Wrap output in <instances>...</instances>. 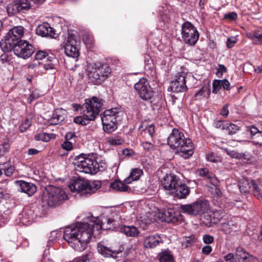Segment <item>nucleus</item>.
Listing matches in <instances>:
<instances>
[{
	"mask_svg": "<svg viewBox=\"0 0 262 262\" xmlns=\"http://www.w3.org/2000/svg\"><path fill=\"white\" fill-rule=\"evenodd\" d=\"M120 216L117 214L106 220L107 224L102 223L98 217L88 216L82 222L67 227L63 232V238L70 246L75 250L81 252L86 249L92 236L99 234L102 229H114L118 225Z\"/></svg>",
	"mask_w": 262,
	"mask_h": 262,
	"instance_id": "1",
	"label": "nucleus"
},
{
	"mask_svg": "<svg viewBox=\"0 0 262 262\" xmlns=\"http://www.w3.org/2000/svg\"><path fill=\"white\" fill-rule=\"evenodd\" d=\"M167 144L179 156L184 159L189 158L194 152L191 140L186 138L183 133L178 128L172 130L168 137Z\"/></svg>",
	"mask_w": 262,
	"mask_h": 262,
	"instance_id": "2",
	"label": "nucleus"
},
{
	"mask_svg": "<svg viewBox=\"0 0 262 262\" xmlns=\"http://www.w3.org/2000/svg\"><path fill=\"white\" fill-rule=\"evenodd\" d=\"M105 101L99 97L93 96L85 100L82 105L74 104L76 111L80 110L81 114L90 121H94L102 110Z\"/></svg>",
	"mask_w": 262,
	"mask_h": 262,
	"instance_id": "3",
	"label": "nucleus"
},
{
	"mask_svg": "<svg viewBox=\"0 0 262 262\" xmlns=\"http://www.w3.org/2000/svg\"><path fill=\"white\" fill-rule=\"evenodd\" d=\"M86 71L89 80L94 84H99L104 81L112 72L107 64L98 61L88 63Z\"/></svg>",
	"mask_w": 262,
	"mask_h": 262,
	"instance_id": "4",
	"label": "nucleus"
},
{
	"mask_svg": "<svg viewBox=\"0 0 262 262\" xmlns=\"http://www.w3.org/2000/svg\"><path fill=\"white\" fill-rule=\"evenodd\" d=\"M101 186V183L99 181H89L81 178H74L69 187L71 191L83 195L95 193Z\"/></svg>",
	"mask_w": 262,
	"mask_h": 262,
	"instance_id": "5",
	"label": "nucleus"
},
{
	"mask_svg": "<svg viewBox=\"0 0 262 262\" xmlns=\"http://www.w3.org/2000/svg\"><path fill=\"white\" fill-rule=\"evenodd\" d=\"M97 155L95 154H81L76 156L73 161L76 170L85 173L94 174L97 168L95 167V161Z\"/></svg>",
	"mask_w": 262,
	"mask_h": 262,
	"instance_id": "6",
	"label": "nucleus"
},
{
	"mask_svg": "<svg viewBox=\"0 0 262 262\" xmlns=\"http://www.w3.org/2000/svg\"><path fill=\"white\" fill-rule=\"evenodd\" d=\"M68 196L65 191L60 187L49 186L42 198L43 202L50 207H55L62 203Z\"/></svg>",
	"mask_w": 262,
	"mask_h": 262,
	"instance_id": "7",
	"label": "nucleus"
},
{
	"mask_svg": "<svg viewBox=\"0 0 262 262\" xmlns=\"http://www.w3.org/2000/svg\"><path fill=\"white\" fill-rule=\"evenodd\" d=\"M181 35L186 44L193 46L198 41L200 34L194 26L189 21H186L182 25Z\"/></svg>",
	"mask_w": 262,
	"mask_h": 262,
	"instance_id": "8",
	"label": "nucleus"
},
{
	"mask_svg": "<svg viewBox=\"0 0 262 262\" xmlns=\"http://www.w3.org/2000/svg\"><path fill=\"white\" fill-rule=\"evenodd\" d=\"M209 205L206 200H200L186 205H182L181 209L183 213L189 215H201L205 213L209 209Z\"/></svg>",
	"mask_w": 262,
	"mask_h": 262,
	"instance_id": "9",
	"label": "nucleus"
},
{
	"mask_svg": "<svg viewBox=\"0 0 262 262\" xmlns=\"http://www.w3.org/2000/svg\"><path fill=\"white\" fill-rule=\"evenodd\" d=\"M134 89L140 98L143 100L147 101L153 97L154 92L146 78H140L139 81L134 84Z\"/></svg>",
	"mask_w": 262,
	"mask_h": 262,
	"instance_id": "10",
	"label": "nucleus"
},
{
	"mask_svg": "<svg viewBox=\"0 0 262 262\" xmlns=\"http://www.w3.org/2000/svg\"><path fill=\"white\" fill-rule=\"evenodd\" d=\"M62 46L64 48V53L67 56L73 58L78 57L79 46L75 35H69L62 43Z\"/></svg>",
	"mask_w": 262,
	"mask_h": 262,
	"instance_id": "11",
	"label": "nucleus"
},
{
	"mask_svg": "<svg viewBox=\"0 0 262 262\" xmlns=\"http://www.w3.org/2000/svg\"><path fill=\"white\" fill-rule=\"evenodd\" d=\"M34 52V49L33 46L24 40H20L16 42L14 48V54L24 59L30 57Z\"/></svg>",
	"mask_w": 262,
	"mask_h": 262,
	"instance_id": "12",
	"label": "nucleus"
},
{
	"mask_svg": "<svg viewBox=\"0 0 262 262\" xmlns=\"http://www.w3.org/2000/svg\"><path fill=\"white\" fill-rule=\"evenodd\" d=\"M30 1L33 2L34 4L37 3L34 0H15L9 3L6 8L8 15H13L29 10L31 6Z\"/></svg>",
	"mask_w": 262,
	"mask_h": 262,
	"instance_id": "13",
	"label": "nucleus"
},
{
	"mask_svg": "<svg viewBox=\"0 0 262 262\" xmlns=\"http://www.w3.org/2000/svg\"><path fill=\"white\" fill-rule=\"evenodd\" d=\"M180 181V179L174 174H167L162 179L161 185L165 193L170 195Z\"/></svg>",
	"mask_w": 262,
	"mask_h": 262,
	"instance_id": "14",
	"label": "nucleus"
},
{
	"mask_svg": "<svg viewBox=\"0 0 262 262\" xmlns=\"http://www.w3.org/2000/svg\"><path fill=\"white\" fill-rule=\"evenodd\" d=\"M186 74L184 72L178 73L173 80L171 82L169 89L174 93H181L186 92L187 87L186 85Z\"/></svg>",
	"mask_w": 262,
	"mask_h": 262,
	"instance_id": "15",
	"label": "nucleus"
},
{
	"mask_svg": "<svg viewBox=\"0 0 262 262\" xmlns=\"http://www.w3.org/2000/svg\"><path fill=\"white\" fill-rule=\"evenodd\" d=\"M123 113L118 108L106 110L101 115L102 123L120 121L119 117Z\"/></svg>",
	"mask_w": 262,
	"mask_h": 262,
	"instance_id": "16",
	"label": "nucleus"
},
{
	"mask_svg": "<svg viewBox=\"0 0 262 262\" xmlns=\"http://www.w3.org/2000/svg\"><path fill=\"white\" fill-rule=\"evenodd\" d=\"M124 247L122 245H120L118 250L111 249L106 246L102 245L99 243L97 246V251L102 255L107 257H116V255L122 252Z\"/></svg>",
	"mask_w": 262,
	"mask_h": 262,
	"instance_id": "17",
	"label": "nucleus"
},
{
	"mask_svg": "<svg viewBox=\"0 0 262 262\" xmlns=\"http://www.w3.org/2000/svg\"><path fill=\"white\" fill-rule=\"evenodd\" d=\"M36 32L37 35L42 37L50 36L55 38L57 36V34L55 33L54 29L47 23L39 25L36 29Z\"/></svg>",
	"mask_w": 262,
	"mask_h": 262,
	"instance_id": "18",
	"label": "nucleus"
},
{
	"mask_svg": "<svg viewBox=\"0 0 262 262\" xmlns=\"http://www.w3.org/2000/svg\"><path fill=\"white\" fill-rule=\"evenodd\" d=\"M66 111L60 108L56 109L52 114V116L47 120V123L49 125H56L62 122L66 117Z\"/></svg>",
	"mask_w": 262,
	"mask_h": 262,
	"instance_id": "19",
	"label": "nucleus"
},
{
	"mask_svg": "<svg viewBox=\"0 0 262 262\" xmlns=\"http://www.w3.org/2000/svg\"><path fill=\"white\" fill-rule=\"evenodd\" d=\"M236 256L239 262H258V259L246 252L243 248H236Z\"/></svg>",
	"mask_w": 262,
	"mask_h": 262,
	"instance_id": "20",
	"label": "nucleus"
},
{
	"mask_svg": "<svg viewBox=\"0 0 262 262\" xmlns=\"http://www.w3.org/2000/svg\"><path fill=\"white\" fill-rule=\"evenodd\" d=\"M190 193V189L185 184L180 181L177 185L175 190H173L171 195L178 199H183L187 197Z\"/></svg>",
	"mask_w": 262,
	"mask_h": 262,
	"instance_id": "21",
	"label": "nucleus"
},
{
	"mask_svg": "<svg viewBox=\"0 0 262 262\" xmlns=\"http://www.w3.org/2000/svg\"><path fill=\"white\" fill-rule=\"evenodd\" d=\"M247 130L250 132L252 137V144L255 146H262V130H259L254 125L248 126Z\"/></svg>",
	"mask_w": 262,
	"mask_h": 262,
	"instance_id": "22",
	"label": "nucleus"
},
{
	"mask_svg": "<svg viewBox=\"0 0 262 262\" xmlns=\"http://www.w3.org/2000/svg\"><path fill=\"white\" fill-rule=\"evenodd\" d=\"M131 177V172H130L128 177L125 179L123 182L120 180H116L112 183L110 185V188L115 191H126L128 190L129 187L127 185V184L130 183L129 180Z\"/></svg>",
	"mask_w": 262,
	"mask_h": 262,
	"instance_id": "23",
	"label": "nucleus"
},
{
	"mask_svg": "<svg viewBox=\"0 0 262 262\" xmlns=\"http://www.w3.org/2000/svg\"><path fill=\"white\" fill-rule=\"evenodd\" d=\"M24 33V30L23 27H16L11 29L6 35V36L10 40L12 39L13 42H17L23 36Z\"/></svg>",
	"mask_w": 262,
	"mask_h": 262,
	"instance_id": "24",
	"label": "nucleus"
},
{
	"mask_svg": "<svg viewBox=\"0 0 262 262\" xmlns=\"http://www.w3.org/2000/svg\"><path fill=\"white\" fill-rule=\"evenodd\" d=\"M19 219L24 225L28 226L31 224L35 219L33 210L28 208L25 209L19 214Z\"/></svg>",
	"mask_w": 262,
	"mask_h": 262,
	"instance_id": "25",
	"label": "nucleus"
},
{
	"mask_svg": "<svg viewBox=\"0 0 262 262\" xmlns=\"http://www.w3.org/2000/svg\"><path fill=\"white\" fill-rule=\"evenodd\" d=\"M20 190L27 193L29 196L32 195L37 190L36 186L32 183L27 182L24 181L17 182Z\"/></svg>",
	"mask_w": 262,
	"mask_h": 262,
	"instance_id": "26",
	"label": "nucleus"
},
{
	"mask_svg": "<svg viewBox=\"0 0 262 262\" xmlns=\"http://www.w3.org/2000/svg\"><path fill=\"white\" fill-rule=\"evenodd\" d=\"M162 242L161 237L157 234L147 236L144 241V245L147 248H154Z\"/></svg>",
	"mask_w": 262,
	"mask_h": 262,
	"instance_id": "27",
	"label": "nucleus"
},
{
	"mask_svg": "<svg viewBox=\"0 0 262 262\" xmlns=\"http://www.w3.org/2000/svg\"><path fill=\"white\" fill-rule=\"evenodd\" d=\"M159 217L162 222L167 223L174 222L176 220L173 209L168 208L159 213Z\"/></svg>",
	"mask_w": 262,
	"mask_h": 262,
	"instance_id": "28",
	"label": "nucleus"
},
{
	"mask_svg": "<svg viewBox=\"0 0 262 262\" xmlns=\"http://www.w3.org/2000/svg\"><path fill=\"white\" fill-rule=\"evenodd\" d=\"M198 173L199 176L204 177L208 179L212 185H219V181L215 177V175L210 172L207 168H202L198 170Z\"/></svg>",
	"mask_w": 262,
	"mask_h": 262,
	"instance_id": "29",
	"label": "nucleus"
},
{
	"mask_svg": "<svg viewBox=\"0 0 262 262\" xmlns=\"http://www.w3.org/2000/svg\"><path fill=\"white\" fill-rule=\"evenodd\" d=\"M16 42H13L6 36L5 39H2L0 41V48L4 52L10 51L12 49H14Z\"/></svg>",
	"mask_w": 262,
	"mask_h": 262,
	"instance_id": "30",
	"label": "nucleus"
},
{
	"mask_svg": "<svg viewBox=\"0 0 262 262\" xmlns=\"http://www.w3.org/2000/svg\"><path fill=\"white\" fill-rule=\"evenodd\" d=\"M210 94V90L207 85H203L202 88L194 95L195 100H201L204 98H208Z\"/></svg>",
	"mask_w": 262,
	"mask_h": 262,
	"instance_id": "31",
	"label": "nucleus"
},
{
	"mask_svg": "<svg viewBox=\"0 0 262 262\" xmlns=\"http://www.w3.org/2000/svg\"><path fill=\"white\" fill-rule=\"evenodd\" d=\"M247 36L253 40L256 44L262 45V32L254 31L247 34Z\"/></svg>",
	"mask_w": 262,
	"mask_h": 262,
	"instance_id": "32",
	"label": "nucleus"
},
{
	"mask_svg": "<svg viewBox=\"0 0 262 262\" xmlns=\"http://www.w3.org/2000/svg\"><path fill=\"white\" fill-rule=\"evenodd\" d=\"M56 59L54 57L49 56L45 60L41 61L43 72L46 70L54 69V62Z\"/></svg>",
	"mask_w": 262,
	"mask_h": 262,
	"instance_id": "33",
	"label": "nucleus"
},
{
	"mask_svg": "<svg viewBox=\"0 0 262 262\" xmlns=\"http://www.w3.org/2000/svg\"><path fill=\"white\" fill-rule=\"evenodd\" d=\"M119 121H111V122L103 123V129L105 132L111 133L117 128V123Z\"/></svg>",
	"mask_w": 262,
	"mask_h": 262,
	"instance_id": "34",
	"label": "nucleus"
},
{
	"mask_svg": "<svg viewBox=\"0 0 262 262\" xmlns=\"http://www.w3.org/2000/svg\"><path fill=\"white\" fill-rule=\"evenodd\" d=\"M29 69L33 70L37 73L43 72L41 61L34 59L27 64Z\"/></svg>",
	"mask_w": 262,
	"mask_h": 262,
	"instance_id": "35",
	"label": "nucleus"
},
{
	"mask_svg": "<svg viewBox=\"0 0 262 262\" xmlns=\"http://www.w3.org/2000/svg\"><path fill=\"white\" fill-rule=\"evenodd\" d=\"M251 186V183H250L249 181L246 179L242 180L238 184L240 191L244 193H247L250 191Z\"/></svg>",
	"mask_w": 262,
	"mask_h": 262,
	"instance_id": "36",
	"label": "nucleus"
},
{
	"mask_svg": "<svg viewBox=\"0 0 262 262\" xmlns=\"http://www.w3.org/2000/svg\"><path fill=\"white\" fill-rule=\"evenodd\" d=\"M223 130L226 132L230 135L235 134L237 131L239 130V127L233 123H227L222 128Z\"/></svg>",
	"mask_w": 262,
	"mask_h": 262,
	"instance_id": "37",
	"label": "nucleus"
},
{
	"mask_svg": "<svg viewBox=\"0 0 262 262\" xmlns=\"http://www.w3.org/2000/svg\"><path fill=\"white\" fill-rule=\"evenodd\" d=\"M160 262H173V258L169 251L165 250L159 254Z\"/></svg>",
	"mask_w": 262,
	"mask_h": 262,
	"instance_id": "38",
	"label": "nucleus"
},
{
	"mask_svg": "<svg viewBox=\"0 0 262 262\" xmlns=\"http://www.w3.org/2000/svg\"><path fill=\"white\" fill-rule=\"evenodd\" d=\"M139 129L142 132H147L149 136L152 137L155 133V126L153 124L147 125L146 123H143L139 126Z\"/></svg>",
	"mask_w": 262,
	"mask_h": 262,
	"instance_id": "39",
	"label": "nucleus"
},
{
	"mask_svg": "<svg viewBox=\"0 0 262 262\" xmlns=\"http://www.w3.org/2000/svg\"><path fill=\"white\" fill-rule=\"evenodd\" d=\"M253 191V193L255 196H257L258 199H260L261 198V195H260V191L261 188L262 187V185H258L257 184L255 181L253 180L251 181V186Z\"/></svg>",
	"mask_w": 262,
	"mask_h": 262,
	"instance_id": "40",
	"label": "nucleus"
},
{
	"mask_svg": "<svg viewBox=\"0 0 262 262\" xmlns=\"http://www.w3.org/2000/svg\"><path fill=\"white\" fill-rule=\"evenodd\" d=\"M32 118L30 117L26 118L19 126V129L21 132H24L31 125L32 123Z\"/></svg>",
	"mask_w": 262,
	"mask_h": 262,
	"instance_id": "41",
	"label": "nucleus"
},
{
	"mask_svg": "<svg viewBox=\"0 0 262 262\" xmlns=\"http://www.w3.org/2000/svg\"><path fill=\"white\" fill-rule=\"evenodd\" d=\"M90 120L88 119L86 117H85L84 115L76 116L74 118V122L79 125H86L89 122Z\"/></svg>",
	"mask_w": 262,
	"mask_h": 262,
	"instance_id": "42",
	"label": "nucleus"
},
{
	"mask_svg": "<svg viewBox=\"0 0 262 262\" xmlns=\"http://www.w3.org/2000/svg\"><path fill=\"white\" fill-rule=\"evenodd\" d=\"M107 142L112 145H119L123 143V140L117 136H112L107 138Z\"/></svg>",
	"mask_w": 262,
	"mask_h": 262,
	"instance_id": "43",
	"label": "nucleus"
},
{
	"mask_svg": "<svg viewBox=\"0 0 262 262\" xmlns=\"http://www.w3.org/2000/svg\"><path fill=\"white\" fill-rule=\"evenodd\" d=\"M196 242V239L193 235L187 237L182 242V246L187 248L193 245Z\"/></svg>",
	"mask_w": 262,
	"mask_h": 262,
	"instance_id": "44",
	"label": "nucleus"
},
{
	"mask_svg": "<svg viewBox=\"0 0 262 262\" xmlns=\"http://www.w3.org/2000/svg\"><path fill=\"white\" fill-rule=\"evenodd\" d=\"M92 256L91 253L89 252L81 256L75 258L72 262H89L92 258Z\"/></svg>",
	"mask_w": 262,
	"mask_h": 262,
	"instance_id": "45",
	"label": "nucleus"
},
{
	"mask_svg": "<svg viewBox=\"0 0 262 262\" xmlns=\"http://www.w3.org/2000/svg\"><path fill=\"white\" fill-rule=\"evenodd\" d=\"M50 139V135L46 133H41L35 136V139L36 140L48 142Z\"/></svg>",
	"mask_w": 262,
	"mask_h": 262,
	"instance_id": "46",
	"label": "nucleus"
},
{
	"mask_svg": "<svg viewBox=\"0 0 262 262\" xmlns=\"http://www.w3.org/2000/svg\"><path fill=\"white\" fill-rule=\"evenodd\" d=\"M213 187L209 188V191L211 194L215 198H219L222 195V192L220 189L217 187L218 185H212Z\"/></svg>",
	"mask_w": 262,
	"mask_h": 262,
	"instance_id": "47",
	"label": "nucleus"
},
{
	"mask_svg": "<svg viewBox=\"0 0 262 262\" xmlns=\"http://www.w3.org/2000/svg\"><path fill=\"white\" fill-rule=\"evenodd\" d=\"M142 174V169L138 168L132 169V181L139 180Z\"/></svg>",
	"mask_w": 262,
	"mask_h": 262,
	"instance_id": "48",
	"label": "nucleus"
},
{
	"mask_svg": "<svg viewBox=\"0 0 262 262\" xmlns=\"http://www.w3.org/2000/svg\"><path fill=\"white\" fill-rule=\"evenodd\" d=\"M212 93L216 94L222 88V80H214L212 83Z\"/></svg>",
	"mask_w": 262,
	"mask_h": 262,
	"instance_id": "49",
	"label": "nucleus"
},
{
	"mask_svg": "<svg viewBox=\"0 0 262 262\" xmlns=\"http://www.w3.org/2000/svg\"><path fill=\"white\" fill-rule=\"evenodd\" d=\"M94 164L95 167H96L97 168L96 170H95V174L97 173L98 171L104 170L107 167L106 164L105 162H103L102 161L98 162L96 159L95 160Z\"/></svg>",
	"mask_w": 262,
	"mask_h": 262,
	"instance_id": "50",
	"label": "nucleus"
},
{
	"mask_svg": "<svg viewBox=\"0 0 262 262\" xmlns=\"http://www.w3.org/2000/svg\"><path fill=\"white\" fill-rule=\"evenodd\" d=\"M206 159L207 161L215 163L220 161V158L212 152L208 153L206 156Z\"/></svg>",
	"mask_w": 262,
	"mask_h": 262,
	"instance_id": "51",
	"label": "nucleus"
},
{
	"mask_svg": "<svg viewBox=\"0 0 262 262\" xmlns=\"http://www.w3.org/2000/svg\"><path fill=\"white\" fill-rule=\"evenodd\" d=\"M10 145L8 142H4L0 145V157L3 156L9 149Z\"/></svg>",
	"mask_w": 262,
	"mask_h": 262,
	"instance_id": "52",
	"label": "nucleus"
},
{
	"mask_svg": "<svg viewBox=\"0 0 262 262\" xmlns=\"http://www.w3.org/2000/svg\"><path fill=\"white\" fill-rule=\"evenodd\" d=\"M47 56V53L44 51H39L38 52L36 53L35 59L38 60V61L45 60Z\"/></svg>",
	"mask_w": 262,
	"mask_h": 262,
	"instance_id": "53",
	"label": "nucleus"
},
{
	"mask_svg": "<svg viewBox=\"0 0 262 262\" xmlns=\"http://www.w3.org/2000/svg\"><path fill=\"white\" fill-rule=\"evenodd\" d=\"M227 72V69L223 64H219L216 68V74L219 77H221L223 73Z\"/></svg>",
	"mask_w": 262,
	"mask_h": 262,
	"instance_id": "54",
	"label": "nucleus"
},
{
	"mask_svg": "<svg viewBox=\"0 0 262 262\" xmlns=\"http://www.w3.org/2000/svg\"><path fill=\"white\" fill-rule=\"evenodd\" d=\"M120 232L124 233L127 236H131V227L129 226H123L120 229Z\"/></svg>",
	"mask_w": 262,
	"mask_h": 262,
	"instance_id": "55",
	"label": "nucleus"
},
{
	"mask_svg": "<svg viewBox=\"0 0 262 262\" xmlns=\"http://www.w3.org/2000/svg\"><path fill=\"white\" fill-rule=\"evenodd\" d=\"M142 146L144 150L146 151H152L154 149V146L153 144L149 142H142Z\"/></svg>",
	"mask_w": 262,
	"mask_h": 262,
	"instance_id": "56",
	"label": "nucleus"
},
{
	"mask_svg": "<svg viewBox=\"0 0 262 262\" xmlns=\"http://www.w3.org/2000/svg\"><path fill=\"white\" fill-rule=\"evenodd\" d=\"M237 18V15L235 12H231L227 14H225L224 15V18L229 20H235Z\"/></svg>",
	"mask_w": 262,
	"mask_h": 262,
	"instance_id": "57",
	"label": "nucleus"
},
{
	"mask_svg": "<svg viewBox=\"0 0 262 262\" xmlns=\"http://www.w3.org/2000/svg\"><path fill=\"white\" fill-rule=\"evenodd\" d=\"M202 239L203 242L207 245L213 243L214 242L213 236L207 234L203 235Z\"/></svg>",
	"mask_w": 262,
	"mask_h": 262,
	"instance_id": "58",
	"label": "nucleus"
},
{
	"mask_svg": "<svg viewBox=\"0 0 262 262\" xmlns=\"http://www.w3.org/2000/svg\"><path fill=\"white\" fill-rule=\"evenodd\" d=\"M226 151L227 154L232 158L239 159L241 157V155L239 153H238L234 150H228L226 149Z\"/></svg>",
	"mask_w": 262,
	"mask_h": 262,
	"instance_id": "59",
	"label": "nucleus"
},
{
	"mask_svg": "<svg viewBox=\"0 0 262 262\" xmlns=\"http://www.w3.org/2000/svg\"><path fill=\"white\" fill-rule=\"evenodd\" d=\"M237 41V39L235 37L232 36L228 38L227 42V46L229 48H232L235 43Z\"/></svg>",
	"mask_w": 262,
	"mask_h": 262,
	"instance_id": "60",
	"label": "nucleus"
},
{
	"mask_svg": "<svg viewBox=\"0 0 262 262\" xmlns=\"http://www.w3.org/2000/svg\"><path fill=\"white\" fill-rule=\"evenodd\" d=\"M212 251V248L209 245L204 246L202 249V252L203 254L208 255Z\"/></svg>",
	"mask_w": 262,
	"mask_h": 262,
	"instance_id": "61",
	"label": "nucleus"
},
{
	"mask_svg": "<svg viewBox=\"0 0 262 262\" xmlns=\"http://www.w3.org/2000/svg\"><path fill=\"white\" fill-rule=\"evenodd\" d=\"M15 170V167L13 166H10L4 170V173L7 177L11 176Z\"/></svg>",
	"mask_w": 262,
	"mask_h": 262,
	"instance_id": "62",
	"label": "nucleus"
},
{
	"mask_svg": "<svg viewBox=\"0 0 262 262\" xmlns=\"http://www.w3.org/2000/svg\"><path fill=\"white\" fill-rule=\"evenodd\" d=\"M225 260L226 262H235V259L233 253H229L226 255L224 257Z\"/></svg>",
	"mask_w": 262,
	"mask_h": 262,
	"instance_id": "63",
	"label": "nucleus"
},
{
	"mask_svg": "<svg viewBox=\"0 0 262 262\" xmlns=\"http://www.w3.org/2000/svg\"><path fill=\"white\" fill-rule=\"evenodd\" d=\"M222 85L224 90H229L230 89V83L226 79L222 80Z\"/></svg>",
	"mask_w": 262,
	"mask_h": 262,
	"instance_id": "64",
	"label": "nucleus"
}]
</instances>
